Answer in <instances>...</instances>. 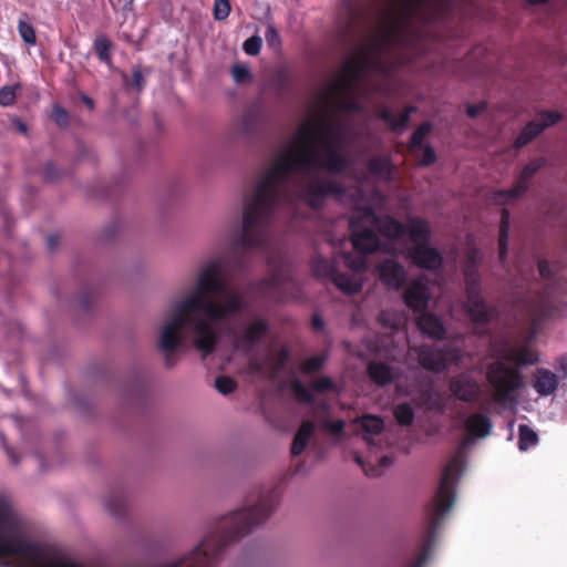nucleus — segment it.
I'll use <instances>...</instances> for the list:
<instances>
[{"label": "nucleus", "mask_w": 567, "mask_h": 567, "mask_svg": "<svg viewBox=\"0 0 567 567\" xmlns=\"http://www.w3.org/2000/svg\"><path fill=\"white\" fill-rule=\"evenodd\" d=\"M394 65L393 53L383 42L344 62L340 73L317 96L311 114L280 147L246 199L237 247L264 248L268 243L270 214L296 190L312 208H319L328 195L354 208L350 226L358 252L341 254L332 260L318 258L313 264L317 277L331 279L344 293L361 290V272L367 268L364 254L380 248L405 255L421 268L436 269L442 265L441 254L426 245L431 230L425 220L409 218L403 226L391 217L378 218L373 209L381 206V194L375 192L368 197L359 187L343 188L320 176L321 171L337 173L348 166L343 152L348 127L339 123L338 115L361 110L358 97L368 91L367 79L386 78Z\"/></svg>", "instance_id": "1"}, {"label": "nucleus", "mask_w": 567, "mask_h": 567, "mask_svg": "<svg viewBox=\"0 0 567 567\" xmlns=\"http://www.w3.org/2000/svg\"><path fill=\"white\" fill-rule=\"evenodd\" d=\"M245 307L240 292L229 288L220 260L203 264L192 290L171 301L159 329L158 348L167 365L175 351L189 341L204 355L215 350L219 322Z\"/></svg>", "instance_id": "2"}, {"label": "nucleus", "mask_w": 567, "mask_h": 567, "mask_svg": "<svg viewBox=\"0 0 567 567\" xmlns=\"http://www.w3.org/2000/svg\"><path fill=\"white\" fill-rule=\"evenodd\" d=\"M465 429L468 432L470 437H466L463 441L461 447L443 471L440 486L429 508L427 535L423 550L413 567H422L429 559L435 533L454 504L455 484L464 470L463 450L470 443L472 437L484 439L488 436L492 431V422L488 416L476 413L466 419Z\"/></svg>", "instance_id": "3"}, {"label": "nucleus", "mask_w": 567, "mask_h": 567, "mask_svg": "<svg viewBox=\"0 0 567 567\" xmlns=\"http://www.w3.org/2000/svg\"><path fill=\"white\" fill-rule=\"evenodd\" d=\"M492 355L495 361L488 367L486 378L493 389V402L502 409L515 410L524 386V378L518 370L507 367L506 363L535 364L539 355L528 344L512 340L495 342Z\"/></svg>", "instance_id": "4"}, {"label": "nucleus", "mask_w": 567, "mask_h": 567, "mask_svg": "<svg viewBox=\"0 0 567 567\" xmlns=\"http://www.w3.org/2000/svg\"><path fill=\"white\" fill-rule=\"evenodd\" d=\"M480 261L477 251L470 249L464 266L466 302L464 308L474 323H485L491 320L493 312L481 297L480 275L476 270Z\"/></svg>", "instance_id": "5"}, {"label": "nucleus", "mask_w": 567, "mask_h": 567, "mask_svg": "<svg viewBox=\"0 0 567 567\" xmlns=\"http://www.w3.org/2000/svg\"><path fill=\"white\" fill-rule=\"evenodd\" d=\"M411 352L417 353V360L422 368L433 372L445 370L450 363H457L462 358L458 349L446 348L445 350H436L429 347L419 349L411 347Z\"/></svg>", "instance_id": "6"}, {"label": "nucleus", "mask_w": 567, "mask_h": 567, "mask_svg": "<svg viewBox=\"0 0 567 567\" xmlns=\"http://www.w3.org/2000/svg\"><path fill=\"white\" fill-rule=\"evenodd\" d=\"M546 159L543 157L535 158L527 163L519 175L515 186L508 190H499L494 193L493 202L497 205L511 204L518 199L527 189L529 179L544 167Z\"/></svg>", "instance_id": "7"}, {"label": "nucleus", "mask_w": 567, "mask_h": 567, "mask_svg": "<svg viewBox=\"0 0 567 567\" xmlns=\"http://www.w3.org/2000/svg\"><path fill=\"white\" fill-rule=\"evenodd\" d=\"M525 308L532 321V328L527 337V343L533 341L536 337L539 321L545 318H550L556 313H565V311L556 308L555 300L549 295H539L535 300L525 301Z\"/></svg>", "instance_id": "8"}, {"label": "nucleus", "mask_w": 567, "mask_h": 567, "mask_svg": "<svg viewBox=\"0 0 567 567\" xmlns=\"http://www.w3.org/2000/svg\"><path fill=\"white\" fill-rule=\"evenodd\" d=\"M561 118L558 111L542 112L538 117L529 122L517 136L514 145L519 148L538 136L546 127L556 124Z\"/></svg>", "instance_id": "9"}, {"label": "nucleus", "mask_w": 567, "mask_h": 567, "mask_svg": "<svg viewBox=\"0 0 567 567\" xmlns=\"http://www.w3.org/2000/svg\"><path fill=\"white\" fill-rule=\"evenodd\" d=\"M266 331L267 323L264 320L256 319L241 333L233 336V346L236 350L248 352L261 340Z\"/></svg>", "instance_id": "10"}, {"label": "nucleus", "mask_w": 567, "mask_h": 567, "mask_svg": "<svg viewBox=\"0 0 567 567\" xmlns=\"http://www.w3.org/2000/svg\"><path fill=\"white\" fill-rule=\"evenodd\" d=\"M288 354L287 349L282 348L278 351L276 357H270L265 362L252 359L249 362V372L260 377H272L284 367Z\"/></svg>", "instance_id": "11"}, {"label": "nucleus", "mask_w": 567, "mask_h": 567, "mask_svg": "<svg viewBox=\"0 0 567 567\" xmlns=\"http://www.w3.org/2000/svg\"><path fill=\"white\" fill-rule=\"evenodd\" d=\"M532 385L540 396H549L558 389L559 379L553 371L538 368L532 377Z\"/></svg>", "instance_id": "12"}, {"label": "nucleus", "mask_w": 567, "mask_h": 567, "mask_svg": "<svg viewBox=\"0 0 567 567\" xmlns=\"http://www.w3.org/2000/svg\"><path fill=\"white\" fill-rule=\"evenodd\" d=\"M451 392L460 400L474 401L481 393L480 384L467 374H461L451 382Z\"/></svg>", "instance_id": "13"}, {"label": "nucleus", "mask_w": 567, "mask_h": 567, "mask_svg": "<svg viewBox=\"0 0 567 567\" xmlns=\"http://www.w3.org/2000/svg\"><path fill=\"white\" fill-rule=\"evenodd\" d=\"M381 281L389 288L399 289L405 280L404 268L392 259H386L379 267Z\"/></svg>", "instance_id": "14"}, {"label": "nucleus", "mask_w": 567, "mask_h": 567, "mask_svg": "<svg viewBox=\"0 0 567 567\" xmlns=\"http://www.w3.org/2000/svg\"><path fill=\"white\" fill-rule=\"evenodd\" d=\"M405 305L413 311H422L426 308L429 301L427 288L422 279L415 280L405 290Z\"/></svg>", "instance_id": "15"}, {"label": "nucleus", "mask_w": 567, "mask_h": 567, "mask_svg": "<svg viewBox=\"0 0 567 567\" xmlns=\"http://www.w3.org/2000/svg\"><path fill=\"white\" fill-rule=\"evenodd\" d=\"M417 326L424 334L433 339H441L445 333L440 318L432 315H422L417 320Z\"/></svg>", "instance_id": "16"}, {"label": "nucleus", "mask_w": 567, "mask_h": 567, "mask_svg": "<svg viewBox=\"0 0 567 567\" xmlns=\"http://www.w3.org/2000/svg\"><path fill=\"white\" fill-rule=\"evenodd\" d=\"M313 433L315 424L309 421L303 422L295 436L291 453L293 455H300L307 447Z\"/></svg>", "instance_id": "17"}, {"label": "nucleus", "mask_w": 567, "mask_h": 567, "mask_svg": "<svg viewBox=\"0 0 567 567\" xmlns=\"http://www.w3.org/2000/svg\"><path fill=\"white\" fill-rule=\"evenodd\" d=\"M414 111V107L405 109L398 116L389 109H383L380 113V117L394 131L404 128L408 125L410 114Z\"/></svg>", "instance_id": "18"}, {"label": "nucleus", "mask_w": 567, "mask_h": 567, "mask_svg": "<svg viewBox=\"0 0 567 567\" xmlns=\"http://www.w3.org/2000/svg\"><path fill=\"white\" fill-rule=\"evenodd\" d=\"M368 371L370 378L380 385L391 382L394 378L392 369L385 363L371 362Z\"/></svg>", "instance_id": "19"}, {"label": "nucleus", "mask_w": 567, "mask_h": 567, "mask_svg": "<svg viewBox=\"0 0 567 567\" xmlns=\"http://www.w3.org/2000/svg\"><path fill=\"white\" fill-rule=\"evenodd\" d=\"M508 230H509V213L506 209H503L501 226H499V238H498V246H499L498 258H499L501 262L505 261V257H506V252H507Z\"/></svg>", "instance_id": "20"}, {"label": "nucleus", "mask_w": 567, "mask_h": 567, "mask_svg": "<svg viewBox=\"0 0 567 567\" xmlns=\"http://www.w3.org/2000/svg\"><path fill=\"white\" fill-rule=\"evenodd\" d=\"M369 171L382 179H390L392 165L388 157H374L369 162Z\"/></svg>", "instance_id": "21"}, {"label": "nucleus", "mask_w": 567, "mask_h": 567, "mask_svg": "<svg viewBox=\"0 0 567 567\" xmlns=\"http://www.w3.org/2000/svg\"><path fill=\"white\" fill-rule=\"evenodd\" d=\"M359 422L365 433L364 440L368 444L371 443L370 436L379 434L383 429V421L378 416L364 415Z\"/></svg>", "instance_id": "22"}, {"label": "nucleus", "mask_w": 567, "mask_h": 567, "mask_svg": "<svg viewBox=\"0 0 567 567\" xmlns=\"http://www.w3.org/2000/svg\"><path fill=\"white\" fill-rule=\"evenodd\" d=\"M289 280V276L287 271L282 268L278 270V272H274L269 278L262 281V290L265 292H271L276 289H282Z\"/></svg>", "instance_id": "23"}, {"label": "nucleus", "mask_w": 567, "mask_h": 567, "mask_svg": "<svg viewBox=\"0 0 567 567\" xmlns=\"http://www.w3.org/2000/svg\"><path fill=\"white\" fill-rule=\"evenodd\" d=\"M538 443L537 433L526 424L519 425L518 449L523 452Z\"/></svg>", "instance_id": "24"}, {"label": "nucleus", "mask_w": 567, "mask_h": 567, "mask_svg": "<svg viewBox=\"0 0 567 567\" xmlns=\"http://www.w3.org/2000/svg\"><path fill=\"white\" fill-rule=\"evenodd\" d=\"M409 2L417 6L433 7V11L426 17L427 20H435L444 14V9L447 4V0H408Z\"/></svg>", "instance_id": "25"}, {"label": "nucleus", "mask_w": 567, "mask_h": 567, "mask_svg": "<svg viewBox=\"0 0 567 567\" xmlns=\"http://www.w3.org/2000/svg\"><path fill=\"white\" fill-rule=\"evenodd\" d=\"M380 322L389 328L399 329L404 323V318L396 311L385 310L380 313Z\"/></svg>", "instance_id": "26"}, {"label": "nucleus", "mask_w": 567, "mask_h": 567, "mask_svg": "<svg viewBox=\"0 0 567 567\" xmlns=\"http://www.w3.org/2000/svg\"><path fill=\"white\" fill-rule=\"evenodd\" d=\"M18 32L28 45H34L37 43V35L34 28L27 21L19 20Z\"/></svg>", "instance_id": "27"}, {"label": "nucleus", "mask_w": 567, "mask_h": 567, "mask_svg": "<svg viewBox=\"0 0 567 567\" xmlns=\"http://www.w3.org/2000/svg\"><path fill=\"white\" fill-rule=\"evenodd\" d=\"M394 416L401 425H410L414 420V412L409 404L404 403L395 408Z\"/></svg>", "instance_id": "28"}, {"label": "nucleus", "mask_w": 567, "mask_h": 567, "mask_svg": "<svg viewBox=\"0 0 567 567\" xmlns=\"http://www.w3.org/2000/svg\"><path fill=\"white\" fill-rule=\"evenodd\" d=\"M94 48L99 59L103 62H110L111 42L105 37H100L94 42Z\"/></svg>", "instance_id": "29"}, {"label": "nucleus", "mask_w": 567, "mask_h": 567, "mask_svg": "<svg viewBox=\"0 0 567 567\" xmlns=\"http://www.w3.org/2000/svg\"><path fill=\"white\" fill-rule=\"evenodd\" d=\"M291 391L296 398L301 402H312V393L298 380L291 382Z\"/></svg>", "instance_id": "30"}, {"label": "nucleus", "mask_w": 567, "mask_h": 567, "mask_svg": "<svg viewBox=\"0 0 567 567\" xmlns=\"http://www.w3.org/2000/svg\"><path fill=\"white\" fill-rule=\"evenodd\" d=\"M215 388L219 393L227 395L235 391L236 382L228 377L220 375L215 380Z\"/></svg>", "instance_id": "31"}, {"label": "nucleus", "mask_w": 567, "mask_h": 567, "mask_svg": "<svg viewBox=\"0 0 567 567\" xmlns=\"http://www.w3.org/2000/svg\"><path fill=\"white\" fill-rule=\"evenodd\" d=\"M431 131V125L429 123L422 124L412 135L411 148L415 151L416 148H421L422 143L426 135Z\"/></svg>", "instance_id": "32"}, {"label": "nucleus", "mask_w": 567, "mask_h": 567, "mask_svg": "<svg viewBox=\"0 0 567 567\" xmlns=\"http://www.w3.org/2000/svg\"><path fill=\"white\" fill-rule=\"evenodd\" d=\"M324 361H326V358L323 355H313L303 362L301 370L305 373L316 372L319 369H321Z\"/></svg>", "instance_id": "33"}, {"label": "nucleus", "mask_w": 567, "mask_h": 567, "mask_svg": "<svg viewBox=\"0 0 567 567\" xmlns=\"http://www.w3.org/2000/svg\"><path fill=\"white\" fill-rule=\"evenodd\" d=\"M230 13L229 0H215L214 17L216 20H225Z\"/></svg>", "instance_id": "34"}, {"label": "nucleus", "mask_w": 567, "mask_h": 567, "mask_svg": "<svg viewBox=\"0 0 567 567\" xmlns=\"http://www.w3.org/2000/svg\"><path fill=\"white\" fill-rule=\"evenodd\" d=\"M231 74L236 83H246L251 79V73L248 66L243 64L234 65Z\"/></svg>", "instance_id": "35"}, {"label": "nucleus", "mask_w": 567, "mask_h": 567, "mask_svg": "<svg viewBox=\"0 0 567 567\" xmlns=\"http://www.w3.org/2000/svg\"><path fill=\"white\" fill-rule=\"evenodd\" d=\"M262 40L259 35H252L244 42V51L248 55H257L260 52Z\"/></svg>", "instance_id": "36"}, {"label": "nucleus", "mask_w": 567, "mask_h": 567, "mask_svg": "<svg viewBox=\"0 0 567 567\" xmlns=\"http://www.w3.org/2000/svg\"><path fill=\"white\" fill-rule=\"evenodd\" d=\"M265 38L270 48L278 49L280 47L281 41L279 33L272 24L267 27Z\"/></svg>", "instance_id": "37"}, {"label": "nucleus", "mask_w": 567, "mask_h": 567, "mask_svg": "<svg viewBox=\"0 0 567 567\" xmlns=\"http://www.w3.org/2000/svg\"><path fill=\"white\" fill-rule=\"evenodd\" d=\"M16 90L11 86H4L0 90V105L10 106L14 103Z\"/></svg>", "instance_id": "38"}, {"label": "nucleus", "mask_w": 567, "mask_h": 567, "mask_svg": "<svg viewBox=\"0 0 567 567\" xmlns=\"http://www.w3.org/2000/svg\"><path fill=\"white\" fill-rule=\"evenodd\" d=\"M52 117L60 126H65L68 123V113L64 109L55 105L52 110Z\"/></svg>", "instance_id": "39"}, {"label": "nucleus", "mask_w": 567, "mask_h": 567, "mask_svg": "<svg viewBox=\"0 0 567 567\" xmlns=\"http://www.w3.org/2000/svg\"><path fill=\"white\" fill-rule=\"evenodd\" d=\"M333 388L332 380L328 377H322L312 383V389L317 391H328Z\"/></svg>", "instance_id": "40"}, {"label": "nucleus", "mask_w": 567, "mask_h": 567, "mask_svg": "<svg viewBox=\"0 0 567 567\" xmlns=\"http://www.w3.org/2000/svg\"><path fill=\"white\" fill-rule=\"evenodd\" d=\"M435 158H436V156H435L433 148L427 146L422 151V157L420 158V164L421 165H430L435 162Z\"/></svg>", "instance_id": "41"}, {"label": "nucleus", "mask_w": 567, "mask_h": 567, "mask_svg": "<svg viewBox=\"0 0 567 567\" xmlns=\"http://www.w3.org/2000/svg\"><path fill=\"white\" fill-rule=\"evenodd\" d=\"M555 368L563 378L567 379V357L557 359L555 362Z\"/></svg>", "instance_id": "42"}, {"label": "nucleus", "mask_w": 567, "mask_h": 567, "mask_svg": "<svg viewBox=\"0 0 567 567\" xmlns=\"http://www.w3.org/2000/svg\"><path fill=\"white\" fill-rule=\"evenodd\" d=\"M324 426L332 433L338 434L343 431L344 422L343 421H337V422L327 421V422H324Z\"/></svg>", "instance_id": "43"}, {"label": "nucleus", "mask_w": 567, "mask_h": 567, "mask_svg": "<svg viewBox=\"0 0 567 567\" xmlns=\"http://www.w3.org/2000/svg\"><path fill=\"white\" fill-rule=\"evenodd\" d=\"M133 83L138 91L144 87V78L140 69L133 71Z\"/></svg>", "instance_id": "44"}, {"label": "nucleus", "mask_w": 567, "mask_h": 567, "mask_svg": "<svg viewBox=\"0 0 567 567\" xmlns=\"http://www.w3.org/2000/svg\"><path fill=\"white\" fill-rule=\"evenodd\" d=\"M538 270H539V275L543 278H548L550 276V267H549L548 262L545 260H542L538 262Z\"/></svg>", "instance_id": "45"}, {"label": "nucleus", "mask_w": 567, "mask_h": 567, "mask_svg": "<svg viewBox=\"0 0 567 567\" xmlns=\"http://www.w3.org/2000/svg\"><path fill=\"white\" fill-rule=\"evenodd\" d=\"M484 106H485L484 104H482V105H470L467 107V114L470 116L474 117V116L478 115L482 112Z\"/></svg>", "instance_id": "46"}, {"label": "nucleus", "mask_w": 567, "mask_h": 567, "mask_svg": "<svg viewBox=\"0 0 567 567\" xmlns=\"http://www.w3.org/2000/svg\"><path fill=\"white\" fill-rule=\"evenodd\" d=\"M364 472L367 475H370V476H379L381 475V470L380 468H374V467H371V468H365L363 467Z\"/></svg>", "instance_id": "47"}, {"label": "nucleus", "mask_w": 567, "mask_h": 567, "mask_svg": "<svg viewBox=\"0 0 567 567\" xmlns=\"http://www.w3.org/2000/svg\"><path fill=\"white\" fill-rule=\"evenodd\" d=\"M312 324L316 329H321L323 327V321L320 317L315 316L312 319Z\"/></svg>", "instance_id": "48"}, {"label": "nucleus", "mask_w": 567, "mask_h": 567, "mask_svg": "<svg viewBox=\"0 0 567 567\" xmlns=\"http://www.w3.org/2000/svg\"><path fill=\"white\" fill-rule=\"evenodd\" d=\"M14 123H16V125H17L18 130H19L21 133H23V134H25V133H27V126H25V124H24V123H22L20 120H16V121H14Z\"/></svg>", "instance_id": "49"}, {"label": "nucleus", "mask_w": 567, "mask_h": 567, "mask_svg": "<svg viewBox=\"0 0 567 567\" xmlns=\"http://www.w3.org/2000/svg\"><path fill=\"white\" fill-rule=\"evenodd\" d=\"M58 238L55 236H50L48 238V246L50 249H54L56 246Z\"/></svg>", "instance_id": "50"}, {"label": "nucleus", "mask_w": 567, "mask_h": 567, "mask_svg": "<svg viewBox=\"0 0 567 567\" xmlns=\"http://www.w3.org/2000/svg\"><path fill=\"white\" fill-rule=\"evenodd\" d=\"M83 101H84V103H85L90 109H92V107H93V101H92L90 97L84 96V97H83Z\"/></svg>", "instance_id": "51"}, {"label": "nucleus", "mask_w": 567, "mask_h": 567, "mask_svg": "<svg viewBox=\"0 0 567 567\" xmlns=\"http://www.w3.org/2000/svg\"><path fill=\"white\" fill-rule=\"evenodd\" d=\"M380 462H381V465H382V466H386V465H389V464H390V460H389V458H386V457H382Z\"/></svg>", "instance_id": "52"}, {"label": "nucleus", "mask_w": 567, "mask_h": 567, "mask_svg": "<svg viewBox=\"0 0 567 567\" xmlns=\"http://www.w3.org/2000/svg\"><path fill=\"white\" fill-rule=\"evenodd\" d=\"M526 1L532 3V4H538V3L546 2L547 0H526Z\"/></svg>", "instance_id": "53"}, {"label": "nucleus", "mask_w": 567, "mask_h": 567, "mask_svg": "<svg viewBox=\"0 0 567 567\" xmlns=\"http://www.w3.org/2000/svg\"><path fill=\"white\" fill-rule=\"evenodd\" d=\"M105 506L111 513L115 514V511L110 506L109 502L105 503Z\"/></svg>", "instance_id": "54"}, {"label": "nucleus", "mask_w": 567, "mask_h": 567, "mask_svg": "<svg viewBox=\"0 0 567 567\" xmlns=\"http://www.w3.org/2000/svg\"><path fill=\"white\" fill-rule=\"evenodd\" d=\"M9 456L11 457L13 463H17L18 461L13 457L12 452L8 451Z\"/></svg>", "instance_id": "55"}, {"label": "nucleus", "mask_w": 567, "mask_h": 567, "mask_svg": "<svg viewBox=\"0 0 567 567\" xmlns=\"http://www.w3.org/2000/svg\"><path fill=\"white\" fill-rule=\"evenodd\" d=\"M396 334H402L403 337H405V332L404 331H402V332L396 331Z\"/></svg>", "instance_id": "56"}, {"label": "nucleus", "mask_w": 567, "mask_h": 567, "mask_svg": "<svg viewBox=\"0 0 567 567\" xmlns=\"http://www.w3.org/2000/svg\"><path fill=\"white\" fill-rule=\"evenodd\" d=\"M357 462H358L359 464H361V458H360V457H357Z\"/></svg>", "instance_id": "57"}, {"label": "nucleus", "mask_w": 567, "mask_h": 567, "mask_svg": "<svg viewBox=\"0 0 567 567\" xmlns=\"http://www.w3.org/2000/svg\"><path fill=\"white\" fill-rule=\"evenodd\" d=\"M134 0H130V3H132Z\"/></svg>", "instance_id": "58"}]
</instances>
